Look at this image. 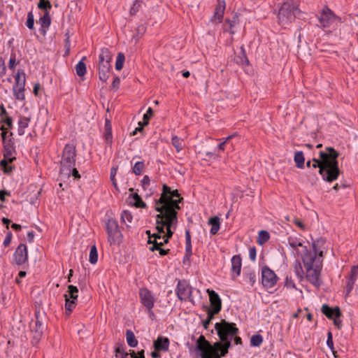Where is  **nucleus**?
Instances as JSON below:
<instances>
[{
  "label": "nucleus",
  "instance_id": "f257e3e1",
  "mask_svg": "<svg viewBox=\"0 0 358 358\" xmlns=\"http://www.w3.org/2000/svg\"><path fill=\"white\" fill-rule=\"evenodd\" d=\"M320 159H313V163L309 160L306 166L313 168H319V173L324 180L333 182L336 180L340 174L338 162L337 160L339 153L332 147H327L325 151H320L319 153Z\"/></svg>",
  "mask_w": 358,
  "mask_h": 358
},
{
  "label": "nucleus",
  "instance_id": "f03ea898",
  "mask_svg": "<svg viewBox=\"0 0 358 358\" xmlns=\"http://www.w3.org/2000/svg\"><path fill=\"white\" fill-rule=\"evenodd\" d=\"M177 189L172 190L170 187L164 184L160 198L156 201L155 210L159 213L177 212L180 209L179 203L182 201Z\"/></svg>",
  "mask_w": 358,
  "mask_h": 358
},
{
  "label": "nucleus",
  "instance_id": "7ed1b4c3",
  "mask_svg": "<svg viewBox=\"0 0 358 358\" xmlns=\"http://www.w3.org/2000/svg\"><path fill=\"white\" fill-rule=\"evenodd\" d=\"M196 343H200L201 348L203 349V351L207 355V358H222L225 357L231 346L229 343L222 345L221 342H215L212 345L203 335L199 337Z\"/></svg>",
  "mask_w": 358,
  "mask_h": 358
},
{
  "label": "nucleus",
  "instance_id": "20e7f679",
  "mask_svg": "<svg viewBox=\"0 0 358 358\" xmlns=\"http://www.w3.org/2000/svg\"><path fill=\"white\" fill-rule=\"evenodd\" d=\"M300 13L299 5L294 0H287L282 3L278 10V23L282 26L287 25L292 22Z\"/></svg>",
  "mask_w": 358,
  "mask_h": 358
},
{
  "label": "nucleus",
  "instance_id": "39448f33",
  "mask_svg": "<svg viewBox=\"0 0 358 358\" xmlns=\"http://www.w3.org/2000/svg\"><path fill=\"white\" fill-rule=\"evenodd\" d=\"M215 329L220 340L219 342H221L222 345H225L228 343L231 345V343L233 338L239 333V329L236 327L235 323L229 322L224 320L217 322L215 324Z\"/></svg>",
  "mask_w": 358,
  "mask_h": 358
},
{
  "label": "nucleus",
  "instance_id": "423d86ee",
  "mask_svg": "<svg viewBox=\"0 0 358 358\" xmlns=\"http://www.w3.org/2000/svg\"><path fill=\"white\" fill-rule=\"evenodd\" d=\"M76 148L73 144H66L62 152L61 164V173L69 178L71 176V169L76 166Z\"/></svg>",
  "mask_w": 358,
  "mask_h": 358
},
{
  "label": "nucleus",
  "instance_id": "0eeeda50",
  "mask_svg": "<svg viewBox=\"0 0 358 358\" xmlns=\"http://www.w3.org/2000/svg\"><path fill=\"white\" fill-rule=\"evenodd\" d=\"M105 229L110 245H119L122 242V234L115 219L108 217L105 222Z\"/></svg>",
  "mask_w": 358,
  "mask_h": 358
},
{
  "label": "nucleus",
  "instance_id": "6e6552de",
  "mask_svg": "<svg viewBox=\"0 0 358 358\" xmlns=\"http://www.w3.org/2000/svg\"><path fill=\"white\" fill-rule=\"evenodd\" d=\"M323 252H317L315 243H313V248L308 250L306 246L303 247L301 258L305 268L315 267L317 262L322 264Z\"/></svg>",
  "mask_w": 358,
  "mask_h": 358
},
{
  "label": "nucleus",
  "instance_id": "1a4fd4ad",
  "mask_svg": "<svg viewBox=\"0 0 358 358\" xmlns=\"http://www.w3.org/2000/svg\"><path fill=\"white\" fill-rule=\"evenodd\" d=\"M35 320L30 323L31 331L33 334L31 343L33 345H37L41 339L43 332L47 329V324L44 322L45 317L40 315V313L36 312Z\"/></svg>",
  "mask_w": 358,
  "mask_h": 358
},
{
  "label": "nucleus",
  "instance_id": "9d476101",
  "mask_svg": "<svg viewBox=\"0 0 358 358\" xmlns=\"http://www.w3.org/2000/svg\"><path fill=\"white\" fill-rule=\"evenodd\" d=\"M193 288L185 280H178V283L175 289L178 299L181 301H190L194 303L192 297Z\"/></svg>",
  "mask_w": 358,
  "mask_h": 358
},
{
  "label": "nucleus",
  "instance_id": "9b49d317",
  "mask_svg": "<svg viewBox=\"0 0 358 358\" xmlns=\"http://www.w3.org/2000/svg\"><path fill=\"white\" fill-rule=\"evenodd\" d=\"M177 212L173 211L169 213L161 212L157 215L158 218L165 217V221L163 222V224L166 225V234L163 237V243H168L169 238L173 236V232L171 231V228L177 223Z\"/></svg>",
  "mask_w": 358,
  "mask_h": 358
},
{
  "label": "nucleus",
  "instance_id": "f8f14e48",
  "mask_svg": "<svg viewBox=\"0 0 358 358\" xmlns=\"http://www.w3.org/2000/svg\"><path fill=\"white\" fill-rule=\"evenodd\" d=\"M0 129L2 131L1 136L3 144V157L6 158V160L8 162H13L16 159V157L13 156V155L16 153L14 139L13 138L8 139L6 138L7 132L5 131L4 125H2Z\"/></svg>",
  "mask_w": 358,
  "mask_h": 358
},
{
  "label": "nucleus",
  "instance_id": "ddd939ff",
  "mask_svg": "<svg viewBox=\"0 0 358 358\" xmlns=\"http://www.w3.org/2000/svg\"><path fill=\"white\" fill-rule=\"evenodd\" d=\"M262 284L266 289L273 287L278 280L275 272L268 266L262 267Z\"/></svg>",
  "mask_w": 358,
  "mask_h": 358
},
{
  "label": "nucleus",
  "instance_id": "4468645a",
  "mask_svg": "<svg viewBox=\"0 0 358 358\" xmlns=\"http://www.w3.org/2000/svg\"><path fill=\"white\" fill-rule=\"evenodd\" d=\"M317 265L315 267L306 268V278L307 280L316 287H320L322 282L320 278L321 271L322 268V264L317 262Z\"/></svg>",
  "mask_w": 358,
  "mask_h": 358
},
{
  "label": "nucleus",
  "instance_id": "2eb2a0df",
  "mask_svg": "<svg viewBox=\"0 0 358 358\" xmlns=\"http://www.w3.org/2000/svg\"><path fill=\"white\" fill-rule=\"evenodd\" d=\"M317 18L322 27L328 28L335 22L336 16L331 9L325 6L320 13Z\"/></svg>",
  "mask_w": 358,
  "mask_h": 358
},
{
  "label": "nucleus",
  "instance_id": "dca6fc26",
  "mask_svg": "<svg viewBox=\"0 0 358 358\" xmlns=\"http://www.w3.org/2000/svg\"><path fill=\"white\" fill-rule=\"evenodd\" d=\"M139 297L141 303L146 309L153 308L155 299L152 292L147 288H141L139 290Z\"/></svg>",
  "mask_w": 358,
  "mask_h": 358
},
{
  "label": "nucleus",
  "instance_id": "f3484780",
  "mask_svg": "<svg viewBox=\"0 0 358 358\" xmlns=\"http://www.w3.org/2000/svg\"><path fill=\"white\" fill-rule=\"evenodd\" d=\"M13 258L17 265H22L28 261V250L25 244L21 243L17 246Z\"/></svg>",
  "mask_w": 358,
  "mask_h": 358
},
{
  "label": "nucleus",
  "instance_id": "a211bd4d",
  "mask_svg": "<svg viewBox=\"0 0 358 358\" xmlns=\"http://www.w3.org/2000/svg\"><path fill=\"white\" fill-rule=\"evenodd\" d=\"M231 275L233 280H235L240 275L242 266V260L239 255H234L231 259Z\"/></svg>",
  "mask_w": 358,
  "mask_h": 358
},
{
  "label": "nucleus",
  "instance_id": "6ab92c4d",
  "mask_svg": "<svg viewBox=\"0 0 358 358\" xmlns=\"http://www.w3.org/2000/svg\"><path fill=\"white\" fill-rule=\"evenodd\" d=\"M207 292L209 295L210 303L215 313H218L222 308V301L218 294L213 290L208 289Z\"/></svg>",
  "mask_w": 358,
  "mask_h": 358
},
{
  "label": "nucleus",
  "instance_id": "aec40b11",
  "mask_svg": "<svg viewBox=\"0 0 358 358\" xmlns=\"http://www.w3.org/2000/svg\"><path fill=\"white\" fill-rule=\"evenodd\" d=\"M112 69L110 63L99 62V78L103 82H106L110 76V72Z\"/></svg>",
  "mask_w": 358,
  "mask_h": 358
},
{
  "label": "nucleus",
  "instance_id": "412c9836",
  "mask_svg": "<svg viewBox=\"0 0 358 358\" xmlns=\"http://www.w3.org/2000/svg\"><path fill=\"white\" fill-rule=\"evenodd\" d=\"M321 311L330 320H333L334 317H340L341 316V312L338 306L332 308L327 304H323L321 308Z\"/></svg>",
  "mask_w": 358,
  "mask_h": 358
},
{
  "label": "nucleus",
  "instance_id": "4be33fe9",
  "mask_svg": "<svg viewBox=\"0 0 358 358\" xmlns=\"http://www.w3.org/2000/svg\"><path fill=\"white\" fill-rule=\"evenodd\" d=\"M225 7V1L224 0H219L218 3L215 9L214 15L211 18V21L220 23L223 18Z\"/></svg>",
  "mask_w": 358,
  "mask_h": 358
},
{
  "label": "nucleus",
  "instance_id": "5701e85b",
  "mask_svg": "<svg viewBox=\"0 0 358 358\" xmlns=\"http://www.w3.org/2000/svg\"><path fill=\"white\" fill-rule=\"evenodd\" d=\"M170 345L169 339L167 337L159 336L153 343V347L156 351L166 352Z\"/></svg>",
  "mask_w": 358,
  "mask_h": 358
},
{
  "label": "nucleus",
  "instance_id": "b1692460",
  "mask_svg": "<svg viewBox=\"0 0 358 358\" xmlns=\"http://www.w3.org/2000/svg\"><path fill=\"white\" fill-rule=\"evenodd\" d=\"M148 243L152 245L149 248V250L150 251L153 252L155 250H158L161 256H165L168 255L170 252L169 249L165 250L162 248L165 243H158L157 240H152L150 236L148 241Z\"/></svg>",
  "mask_w": 358,
  "mask_h": 358
},
{
  "label": "nucleus",
  "instance_id": "393cba45",
  "mask_svg": "<svg viewBox=\"0 0 358 358\" xmlns=\"http://www.w3.org/2000/svg\"><path fill=\"white\" fill-rule=\"evenodd\" d=\"M243 282L253 287L256 282V273L254 270L251 268H245L243 273Z\"/></svg>",
  "mask_w": 358,
  "mask_h": 358
},
{
  "label": "nucleus",
  "instance_id": "a878e982",
  "mask_svg": "<svg viewBox=\"0 0 358 358\" xmlns=\"http://www.w3.org/2000/svg\"><path fill=\"white\" fill-rule=\"evenodd\" d=\"M38 22L41 26L40 32L45 35L46 33V29L50 27L51 24V19L49 11H45L44 15L40 17Z\"/></svg>",
  "mask_w": 358,
  "mask_h": 358
},
{
  "label": "nucleus",
  "instance_id": "bb28decb",
  "mask_svg": "<svg viewBox=\"0 0 358 358\" xmlns=\"http://www.w3.org/2000/svg\"><path fill=\"white\" fill-rule=\"evenodd\" d=\"M26 75L23 69H18L15 76V84L13 87H25Z\"/></svg>",
  "mask_w": 358,
  "mask_h": 358
},
{
  "label": "nucleus",
  "instance_id": "cd10ccee",
  "mask_svg": "<svg viewBox=\"0 0 358 358\" xmlns=\"http://www.w3.org/2000/svg\"><path fill=\"white\" fill-rule=\"evenodd\" d=\"M30 122V117H27L25 116H20L18 120V129L17 133L18 135L22 136L24 134V129L28 127L29 124Z\"/></svg>",
  "mask_w": 358,
  "mask_h": 358
},
{
  "label": "nucleus",
  "instance_id": "c85d7f7f",
  "mask_svg": "<svg viewBox=\"0 0 358 358\" xmlns=\"http://www.w3.org/2000/svg\"><path fill=\"white\" fill-rule=\"evenodd\" d=\"M103 137L107 143L111 144L113 141L112 127L110 121L108 119L105 121Z\"/></svg>",
  "mask_w": 358,
  "mask_h": 358
},
{
  "label": "nucleus",
  "instance_id": "c756f323",
  "mask_svg": "<svg viewBox=\"0 0 358 358\" xmlns=\"http://www.w3.org/2000/svg\"><path fill=\"white\" fill-rule=\"evenodd\" d=\"M211 225L210 233L211 235H215L220 228V220L217 216L210 217L208 222Z\"/></svg>",
  "mask_w": 358,
  "mask_h": 358
},
{
  "label": "nucleus",
  "instance_id": "7c9ffc66",
  "mask_svg": "<svg viewBox=\"0 0 358 358\" xmlns=\"http://www.w3.org/2000/svg\"><path fill=\"white\" fill-rule=\"evenodd\" d=\"M112 55L108 48H102L99 56V62L110 63Z\"/></svg>",
  "mask_w": 358,
  "mask_h": 358
},
{
  "label": "nucleus",
  "instance_id": "2f4dec72",
  "mask_svg": "<svg viewBox=\"0 0 358 358\" xmlns=\"http://www.w3.org/2000/svg\"><path fill=\"white\" fill-rule=\"evenodd\" d=\"M294 160L297 168L303 169L304 167L305 158L302 151L295 152Z\"/></svg>",
  "mask_w": 358,
  "mask_h": 358
},
{
  "label": "nucleus",
  "instance_id": "473e14b6",
  "mask_svg": "<svg viewBox=\"0 0 358 358\" xmlns=\"http://www.w3.org/2000/svg\"><path fill=\"white\" fill-rule=\"evenodd\" d=\"M126 339H127V344L130 347L135 348V347L137 346L138 341L136 338V336H135L134 332L131 330H130V329H127V331H126Z\"/></svg>",
  "mask_w": 358,
  "mask_h": 358
},
{
  "label": "nucleus",
  "instance_id": "72a5a7b5",
  "mask_svg": "<svg viewBox=\"0 0 358 358\" xmlns=\"http://www.w3.org/2000/svg\"><path fill=\"white\" fill-rule=\"evenodd\" d=\"M171 143L178 152H180L185 146L184 140L177 136L172 137Z\"/></svg>",
  "mask_w": 358,
  "mask_h": 358
},
{
  "label": "nucleus",
  "instance_id": "f704fd0d",
  "mask_svg": "<svg viewBox=\"0 0 358 358\" xmlns=\"http://www.w3.org/2000/svg\"><path fill=\"white\" fill-rule=\"evenodd\" d=\"M294 271L299 280H302L304 276V271L301 262L296 260L294 264Z\"/></svg>",
  "mask_w": 358,
  "mask_h": 358
},
{
  "label": "nucleus",
  "instance_id": "c9c22d12",
  "mask_svg": "<svg viewBox=\"0 0 358 358\" xmlns=\"http://www.w3.org/2000/svg\"><path fill=\"white\" fill-rule=\"evenodd\" d=\"M64 297L66 312H69V313L70 314L72 312V310L75 308L77 300L70 299L68 294H64Z\"/></svg>",
  "mask_w": 358,
  "mask_h": 358
},
{
  "label": "nucleus",
  "instance_id": "e433bc0d",
  "mask_svg": "<svg viewBox=\"0 0 358 358\" xmlns=\"http://www.w3.org/2000/svg\"><path fill=\"white\" fill-rule=\"evenodd\" d=\"M85 59L86 57H83V58L76 65V74L80 77L85 76L86 73V64L83 62Z\"/></svg>",
  "mask_w": 358,
  "mask_h": 358
},
{
  "label": "nucleus",
  "instance_id": "4c0bfd02",
  "mask_svg": "<svg viewBox=\"0 0 358 358\" xmlns=\"http://www.w3.org/2000/svg\"><path fill=\"white\" fill-rule=\"evenodd\" d=\"M13 162H8L6 160V158H4L0 161V167L3 171L5 173H10L14 169L13 166H10Z\"/></svg>",
  "mask_w": 358,
  "mask_h": 358
},
{
  "label": "nucleus",
  "instance_id": "58836bf2",
  "mask_svg": "<svg viewBox=\"0 0 358 358\" xmlns=\"http://www.w3.org/2000/svg\"><path fill=\"white\" fill-rule=\"evenodd\" d=\"M288 244L294 249H296L298 247H304L303 246L302 241L300 238L290 236L287 238Z\"/></svg>",
  "mask_w": 358,
  "mask_h": 358
},
{
  "label": "nucleus",
  "instance_id": "ea45409f",
  "mask_svg": "<svg viewBox=\"0 0 358 358\" xmlns=\"http://www.w3.org/2000/svg\"><path fill=\"white\" fill-rule=\"evenodd\" d=\"M24 87H13V95L16 99L23 101L25 99L24 93Z\"/></svg>",
  "mask_w": 358,
  "mask_h": 358
},
{
  "label": "nucleus",
  "instance_id": "a19ab883",
  "mask_svg": "<svg viewBox=\"0 0 358 358\" xmlns=\"http://www.w3.org/2000/svg\"><path fill=\"white\" fill-rule=\"evenodd\" d=\"M145 169V163L143 161L136 162L132 167V173L136 176L141 175Z\"/></svg>",
  "mask_w": 358,
  "mask_h": 358
},
{
  "label": "nucleus",
  "instance_id": "79ce46f5",
  "mask_svg": "<svg viewBox=\"0 0 358 358\" xmlns=\"http://www.w3.org/2000/svg\"><path fill=\"white\" fill-rule=\"evenodd\" d=\"M89 261L92 264H95L98 261V252L95 245L90 248Z\"/></svg>",
  "mask_w": 358,
  "mask_h": 358
},
{
  "label": "nucleus",
  "instance_id": "37998d69",
  "mask_svg": "<svg viewBox=\"0 0 358 358\" xmlns=\"http://www.w3.org/2000/svg\"><path fill=\"white\" fill-rule=\"evenodd\" d=\"M238 18L237 15H234L232 20L226 19L225 22L229 26V29H226V31H229L231 34H234L235 31L233 28L238 23Z\"/></svg>",
  "mask_w": 358,
  "mask_h": 358
},
{
  "label": "nucleus",
  "instance_id": "c03bdc74",
  "mask_svg": "<svg viewBox=\"0 0 358 358\" xmlns=\"http://www.w3.org/2000/svg\"><path fill=\"white\" fill-rule=\"evenodd\" d=\"M78 289L76 286L70 285L68 286L67 293L66 294L69 295L70 299H73V300H77L78 299Z\"/></svg>",
  "mask_w": 358,
  "mask_h": 358
},
{
  "label": "nucleus",
  "instance_id": "a18cd8bd",
  "mask_svg": "<svg viewBox=\"0 0 358 358\" xmlns=\"http://www.w3.org/2000/svg\"><path fill=\"white\" fill-rule=\"evenodd\" d=\"M131 196L134 201V206L136 207L142 208L146 207V203L142 200L141 197L137 193H134Z\"/></svg>",
  "mask_w": 358,
  "mask_h": 358
},
{
  "label": "nucleus",
  "instance_id": "49530a36",
  "mask_svg": "<svg viewBox=\"0 0 358 358\" xmlns=\"http://www.w3.org/2000/svg\"><path fill=\"white\" fill-rule=\"evenodd\" d=\"M124 60H125V56H124V53L119 52L117 54L116 62H115V69L117 71H120L123 68Z\"/></svg>",
  "mask_w": 358,
  "mask_h": 358
},
{
  "label": "nucleus",
  "instance_id": "de8ad7c7",
  "mask_svg": "<svg viewBox=\"0 0 358 358\" xmlns=\"http://www.w3.org/2000/svg\"><path fill=\"white\" fill-rule=\"evenodd\" d=\"M270 238V234L267 231L262 230L259 232L258 243L262 245L267 242Z\"/></svg>",
  "mask_w": 358,
  "mask_h": 358
},
{
  "label": "nucleus",
  "instance_id": "09e8293b",
  "mask_svg": "<svg viewBox=\"0 0 358 358\" xmlns=\"http://www.w3.org/2000/svg\"><path fill=\"white\" fill-rule=\"evenodd\" d=\"M263 342V337L260 334H255L251 337L250 345L254 347H259Z\"/></svg>",
  "mask_w": 358,
  "mask_h": 358
},
{
  "label": "nucleus",
  "instance_id": "8fccbe9b",
  "mask_svg": "<svg viewBox=\"0 0 358 358\" xmlns=\"http://www.w3.org/2000/svg\"><path fill=\"white\" fill-rule=\"evenodd\" d=\"M117 171V167L113 166L110 169V180L112 182L113 187L115 188L116 190L119 191V188H118L116 178H115Z\"/></svg>",
  "mask_w": 358,
  "mask_h": 358
},
{
  "label": "nucleus",
  "instance_id": "3c124183",
  "mask_svg": "<svg viewBox=\"0 0 358 358\" xmlns=\"http://www.w3.org/2000/svg\"><path fill=\"white\" fill-rule=\"evenodd\" d=\"M236 62L238 64H241L243 65H248L249 64V60L246 56L245 52L244 49L241 48V55H239L236 58Z\"/></svg>",
  "mask_w": 358,
  "mask_h": 358
},
{
  "label": "nucleus",
  "instance_id": "603ef678",
  "mask_svg": "<svg viewBox=\"0 0 358 358\" xmlns=\"http://www.w3.org/2000/svg\"><path fill=\"white\" fill-rule=\"evenodd\" d=\"M141 2H142V0H135L133 2V3L130 8V10H129V13L131 15H134L138 12V10L141 8Z\"/></svg>",
  "mask_w": 358,
  "mask_h": 358
},
{
  "label": "nucleus",
  "instance_id": "864d4df0",
  "mask_svg": "<svg viewBox=\"0 0 358 358\" xmlns=\"http://www.w3.org/2000/svg\"><path fill=\"white\" fill-rule=\"evenodd\" d=\"M25 24L31 30L34 29V17L32 11H29L27 13V19Z\"/></svg>",
  "mask_w": 358,
  "mask_h": 358
},
{
  "label": "nucleus",
  "instance_id": "5fc2aeb1",
  "mask_svg": "<svg viewBox=\"0 0 358 358\" xmlns=\"http://www.w3.org/2000/svg\"><path fill=\"white\" fill-rule=\"evenodd\" d=\"M38 8L39 9L45 10V11H48L51 9L52 5L49 1L46 0H40L38 3Z\"/></svg>",
  "mask_w": 358,
  "mask_h": 358
},
{
  "label": "nucleus",
  "instance_id": "6e6d98bb",
  "mask_svg": "<svg viewBox=\"0 0 358 358\" xmlns=\"http://www.w3.org/2000/svg\"><path fill=\"white\" fill-rule=\"evenodd\" d=\"M164 221L165 217L158 218V217L157 216V229L158 234H162L164 233V227H166V225L163 224V222H164Z\"/></svg>",
  "mask_w": 358,
  "mask_h": 358
},
{
  "label": "nucleus",
  "instance_id": "4d7b16f0",
  "mask_svg": "<svg viewBox=\"0 0 358 358\" xmlns=\"http://www.w3.org/2000/svg\"><path fill=\"white\" fill-rule=\"evenodd\" d=\"M133 216L131 213L127 210H123L121 213L122 222L126 223V222H131Z\"/></svg>",
  "mask_w": 358,
  "mask_h": 358
},
{
  "label": "nucleus",
  "instance_id": "13d9d810",
  "mask_svg": "<svg viewBox=\"0 0 358 358\" xmlns=\"http://www.w3.org/2000/svg\"><path fill=\"white\" fill-rule=\"evenodd\" d=\"M327 345L329 347V348L332 351V352L334 353L333 336L331 331H329L327 334Z\"/></svg>",
  "mask_w": 358,
  "mask_h": 358
},
{
  "label": "nucleus",
  "instance_id": "bf43d9fd",
  "mask_svg": "<svg viewBox=\"0 0 358 358\" xmlns=\"http://www.w3.org/2000/svg\"><path fill=\"white\" fill-rule=\"evenodd\" d=\"M285 286L287 288L296 289L295 283L292 279V277H289L288 275H287L285 278Z\"/></svg>",
  "mask_w": 358,
  "mask_h": 358
},
{
  "label": "nucleus",
  "instance_id": "052dcab7",
  "mask_svg": "<svg viewBox=\"0 0 358 358\" xmlns=\"http://www.w3.org/2000/svg\"><path fill=\"white\" fill-rule=\"evenodd\" d=\"M17 62H16V55L15 52H12L10 54V57L8 62V68L10 69H13L14 67L16 66Z\"/></svg>",
  "mask_w": 358,
  "mask_h": 358
},
{
  "label": "nucleus",
  "instance_id": "680f3d73",
  "mask_svg": "<svg viewBox=\"0 0 358 358\" xmlns=\"http://www.w3.org/2000/svg\"><path fill=\"white\" fill-rule=\"evenodd\" d=\"M355 281L351 279H348L346 282V294L348 295L353 289Z\"/></svg>",
  "mask_w": 358,
  "mask_h": 358
},
{
  "label": "nucleus",
  "instance_id": "e2e57ef3",
  "mask_svg": "<svg viewBox=\"0 0 358 358\" xmlns=\"http://www.w3.org/2000/svg\"><path fill=\"white\" fill-rule=\"evenodd\" d=\"M152 115H153V110L150 107H149L146 113L143 115L144 124H148L149 120L152 116Z\"/></svg>",
  "mask_w": 358,
  "mask_h": 358
},
{
  "label": "nucleus",
  "instance_id": "0e129e2a",
  "mask_svg": "<svg viewBox=\"0 0 358 358\" xmlns=\"http://www.w3.org/2000/svg\"><path fill=\"white\" fill-rule=\"evenodd\" d=\"M150 184V177L147 175L144 176L141 180V185L143 189H147Z\"/></svg>",
  "mask_w": 358,
  "mask_h": 358
},
{
  "label": "nucleus",
  "instance_id": "69168bd1",
  "mask_svg": "<svg viewBox=\"0 0 358 358\" xmlns=\"http://www.w3.org/2000/svg\"><path fill=\"white\" fill-rule=\"evenodd\" d=\"M1 122L3 123H4L5 124H6L7 127H8V129L13 128V119L11 117L6 116V117H2Z\"/></svg>",
  "mask_w": 358,
  "mask_h": 358
},
{
  "label": "nucleus",
  "instance_id": "338daca9",
  "mask_svg": "<svg viewBox=\"0 0 358 358\" xmlns=\"http://www.w3.org/2000/svg\"><path fill=\"white\" fill-rule=\"evenodd\" d=\"M6 72V66L5 61L2 57H0V78H2Z\"/></svg>",
  "mask_w": 358,
  "mask_h": 358
},
{
  "label": "nucleus",
  "instance_id": "774afa93",
  "mask_svg": "<svg viewBox=\"0 0 358 358\" xmlns=\"http://www.w3.org/2000/svg\"><path fill=\"white\" fill-rule=\"evenodd\" d=\"M196 351L199 354L201 358H207V355L203 349L201 348L200 343H196Z\"/></svg>",
  "mask_w": 358,
  "mask_h": 358
}]
</instances>
